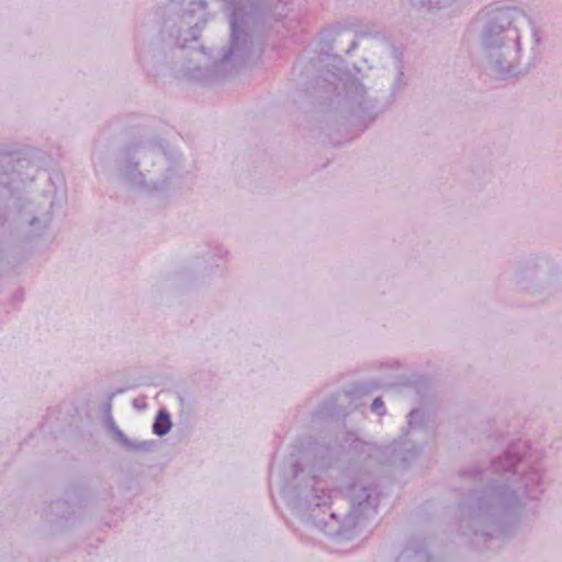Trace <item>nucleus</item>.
<instances>
[{"label":"nucleus","mask_w":562,"mask_h":562,"mask_svg":"<svg viewBox=\"0 0 562 562\" xmlns=\"http://www.w3.org/2000/svg\"><path fill=\"white\" fill-rule=\"evenodd\" d=\"M531 452L527 441H518L499 457L492 461V470L495 473L514 474L519 470V476L513 481V486L507 484L490 485L481 492L472 491L468 501V522L473 529L475 538L480 536L484 541L491 540L496 535L485 531V525L495 518L516 510L524 505L522 499H538L544 491V474L538 461L530 462Z\"/></svg>","instance_id":"f257e3e1"},{"label":"nucleus","mask_w":562,"mask_h":562,"mask_svg":"<svg viewBox=\"0 0 562 562\" xmlns=\"http://www.w3.org/2000/svg\"><path fill=\"white\" fill-rule=\"evenodd\" d=\"M526 12L518 5L497 1L477 11L473 23L484 54L486 68L497 78L518 74L521 58V32L519 21Z\"/></svg>","instance_id":"f03ea898"},{"label":"nucleus","mask_w":562,"mask_h":562,"mask_svg":"<svg viewBox=\"0 0 562 562\" xmlns=\"http://www.w3.org/2000/svg\"><path fill=\"white\" fill-rule=\"evenodd\" d=\"M318 448L315 445H297L291 452L292 476L296 482L292 499L296 506L311 508L329 504L330 491L315 472Z\"/></svg>","instance_id":"7ed1b4c3"},{"label":"nucleus","mask_w":562,"mask_h":562,"mask_svg":"<svg viewBox=\"0 0 562 562\" xmlns=\"http://www.w3.org/2000/svg\"><path fill=\"white\" fill-rule=\"evenodd\" d=\"M349 497L351 508L346 517L344 525H339L333 529L330 533L341 535L348 529L356 528L360 525L361 519L376 513L379 503V493L372 484L363 485L355 483L350 486Z\"/></svg>","instance_id":"20e7f679"},{"label":"nucleus","mask_w":562,"mask_h":562,"mask_svg":"<svg viewBox=\"0 0 562 562\" xmlns=\"http://www.w3.org/2000/svg\"><path fill=\"white\" fill-rule=\"evenodd\" d=\"M134 151L135 148L132 146L127 147L124 150L121 168L122 176L125 178V180L133 184L149 188L151 190H158L159 186L156 182H154L151 187L145 183V176L137 169L138 162L132 161V155L134 154Z\"/></svg>","instance_id":"39448f33"},{"label":"nucleus","mask_w":562,"mask_h":562,"mask_svg":"<svg viewBox=\"0 0 562 562\" xmlns=\"http://www.w3.org/2000/svg\"><path fill=\"white\" fill-rule=\"evenodd\" d=\"M396 562H431L428 552L425 550L424 544L417 540H409Z\"/></svg>","instance_id":"423d86ee"},{"label":"nucleus","mask_w":562,"mask_h":562,"mask_svg":"<svg viewBox=\"0 0 562 562\" xmlns=\"http://www.w3.org/2000/svg\"><path fill=\"white\" fill-rule=\"evenodd\" d=\"M170 428V415L166 409L159 411L153 424V432L159 437H162L169 432Z\"/></svg>","instance_id":"0eeeda50"},{"label":"nucleus","mask_w":562,"mask_h":562,"mask_svg":"<svg viewBox=\"0 0 562 562\" xmlns=\"http://www.w3.org/2000/svg\"><path fill=\"white\" fill-rule=\"evenodd\" d=\"M458 0H411L414 7L425 8L427 10L443 9L451 7Z\"/></svg>","instance_id":"6e6552de"},{"label":"nucleus","mask_w":562,"mask_h":562,"mask_svg":"<svg viewBox=\"0 0 562 562\" xmlns=\"http://www.w3.org/2000/svg\"><path fill=\"white\" fill-rule=\"evenodd\" d=\"M171 2L178 3L180 5L187 4L183 13L193 14L198 11H204L206 9V2L204 0H171Z\"/></svg>","instance_id":"1a4fd4ad"},{"label":"nucleus","mask_w":562,"mask_h":562,"mask_svg":"<svg viewBox=\"0 0 562 562\" xmlns=\"http://www.w3.org/2000/svg\"><path fill=\"white\" fill-rule=\"evenodd\" d=\"M199 27H198V23H195L194 26L190 27L189 31H188V36L183 37V40L178 36L177 37V42L178 44L181 46V47H184L186 44L188 42H191V41H196L198 40V35H199Z\"/></svg>","instance_id":"9d476101"},{"label":"nucleus","mask_w":562,"mask_h":562,"mask_svg":"<svg viewBox=\"0 0 562 562\" xmlns=\"http://www.w3.org/2000/svg\"><path fill=\"white\" fill-rule=\"evenodd\" d=\"M3 160L7 161L8 165H11L14 159L12 156H4ZM29 165V160L25 158H18L15 159V166L13 167V172L18 171L20 173V168H23Z\"/></svg>","instance_id":"9b49d317"},{"label":"nucleus","mask_w":562,"mask_h":562,"mask_svg":"<svg viewBox=\"0 0 562 562\" xmlns=\"http://www.w3.org/2000/svg\"><path fill=\"white\" fill-rule=\"evenodd\" d=\"M371 411L378 414L379 416H384L386 414V408L381 397H376L373 400L371 404Z\"/></svg>","instance_id":"f8f14e48"},{"label":"nucleus","mask_w":562,"mask_h":562,"mask_svg":"<svg viewBox=\"0 0 562 562\" xmlns=\"http://www.w3.org/2000/svg\"><path fill=\"white\" fill-rule=\"evenodd\" d=\"M460 475L463 479H469L472 481H482V472L476 468H473L471 470H464L461 472Z\"/></svg>","instance_id":"ddd939ff"},{"label":"nucleus","mask_w":562,"mask_h":562,"mask_svg":"<svg viewBox=\"0 0 562 562\" xmlns=\"http://www.w3.org/2000/svg\"><path fill=\"white\" fill-rule=\"evenodd\" d=\"M113 434L124 447H134V442L130 440L119 427H114Z\"/></svg>","instance_id":"4468645a"},{"label":"nucleus","mask_w":562,"mask_h":562,"mask_svg":"<svg viewBox=\"0 0 562 562\" xmlns=\"http://www.w3.org/2000/svg\"><path fill=\"white\" fill-rule=\"evenodd\" d=\"M418 450L416 448L414 449H407L401 458V461L404 465L408 464L411 461L415 460L418 456Z\"/></svg>","instance_id":"2eb2a0df"},{"label":"nucleus","mask_w":562,"mask_h":562,"mask_svg":"<svg viewBox=\"0 0 562 562\" xmlns=\"http://www.w3.org/2000/svg\"><path fill=\"white\" fill-rule=\"evenodd\" d=\"M422 415V412L419 409H412L409 413H408V425L412 427L415 423V420L420 417Z\"/></svg>","instance_id":"dca6fc26"},{"label":"nucleus","mask_w":562,"mask_h":562,"mask_svg":"<svg viewBox=\"0 0 562 562\" xmlns=\"http://www.w3.org/2000/svg\"><path fill=\"white\" fill-rule=\"evenodd\" d=\"M148 447H149V442L142 441V442H137V443L134 442V447H127V448L133 449V450H146V449H148Z\"/></svg>","instance_id":"f3484780"},{"label":"nucleus","mask_w":562,"mask_h":562,"mask_svg":"<svg viewBox=\"0 0 562 562\" xmlns=\"http://www.w3.org/2000/svg\"><path fill=\"white\" fill-rule=\"evenodd\" d=\"M374 30L372 31H360L361 36H378L380 34L376 25H373Z\"/></svg>","instance_id":"a211bd4d"},{"label":"nucleus","mask_w":562,"mask_h":562,"mask_svg":"<svg viewBox=\"0 0 562 562\" xmlns=\"http://www.w3.org/2000/svg\"><path fill=\"white\" fill-rule=\"evenodd\" d=\"M368 390V386L364 384H358L355 386V393H364Z\"/></svg>","instance_id":"6ab92c4d"},{"label":"nucleus","mask_w":562,"mask_h":562,"mask_svg":"<svg viewBox=\"0 0 562 562\" xmlns=\"http://www.w3.org/2000/svg\"><path fill=\"white\" fill-rule=\"evenodd\" d=\"M357 48H358V41L353 40L350 43V45H349V47H348V49L346 52H347V54H350L351 52L356 50Z\"/></svg>","instance_id":"aec40b11"},{"label":"nucleus","mask_w":562,"mask_h":562,"mask_svg":"<svg viewBox=\"0 0 562 562\" xmlns=\"http://www.w3.org/2000/svg\"><path fill=\"white\" fill-rule=\"evenodd\" d=\"M108 424H109V427L110 429L112 430V432L114 431V427H117L112 418V416H109L108 417Z\"/></svg>","instance_id":"412c9836"},{"label":"nucleus","mask_w":562,"mask_h":562,"mask_svg":"<svg viewBox=\"0 0 562 562\" xmlns=\"http://www.w3.org/2000/svg\"><path fill=\"white\" fill-rule=\"evenodd\" d=\"M156 158H158L159 160H165L166 157H165V154L164 153H160L159 150L155 154Z\"/></svg>","instance_id":"4be33fe9"},{"label":"nucleus","mask_w":562,"mask_h":562,"mask_svg":"<svg viewBox=\"0 0 562 562\" xmlns=\"http://www.w3.org/2000/svg\"><path fill=\"white\" fill-rule=\"evenodd\" d=\"M403 76H404V72H403L401 69H398L396 80L400 82V81L402 80V77H403Z\"/></svg>","instance_id":"5701e85b"},{"label":"nucleus","mask_w":562,"mask_h":562,"mask_svg":"<svg viewBox=\"0 0 562 562\" xmlns=\"http://www.w3.org/2000/svg\"><path fill=\"white\" fill-rule=\"evenodd\" d=\"M330 518H331V519H335V520H337V521H338V517H337V515H336L335 513H331V514H330Z\"/></svg>","instance_id":"b1692460"}]
</instances>
